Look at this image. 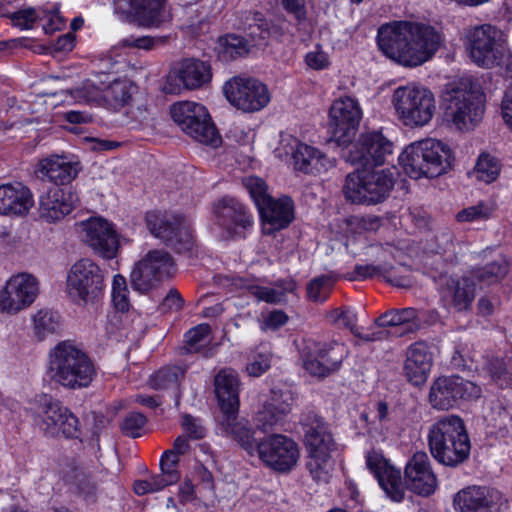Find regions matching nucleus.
<instances>
[{
    "label": "nucleus",
    "mask_w": 512,
    "mask_h": 512,
    "mask_svg": "<svg viewBox=\"0 0 512 512\" xmlns=\"http://www.w3.org/2000/svg\"><path fill=\"white\" fill-rule=\"evenodd\" d=\"M33 418L46 437L75 439L80 435L78 418L61 401L51 396L43 395L38 399Z\"/></svg>",
    "instance_id": "6e6552de"
},
{
    "label": "nucleus",
    "mask_w": 512,
    "mask_h": 512,
    "mask_svg": "<svg viewBox=\"0 0 512 512\" xmlns=\"http://www.w3.org/2000/svg\"><path fill=\"white\" fill-rule=\"evenodd\" d=\"M442 42L441 32L419 22L383 24L377 33V44L382 53L407 67H416L430 60Z\"/></svg>",
    "instance_id": "f257e3e1"
},
{
    "label": "nucleus",
    "mask_w": 512,
    "mask_h": 512,
    "mask_svg": "<svg viewBox=\"0 0 512 512\" xmlns=\"http://www.w3.org/2000/svg\"><path fill=\"white\" fill-rule=\"evenodd\" d=\"M181 476H177L173 472H160L159 474L153 475L149 478L151 485L155 492L163 490L169 485H173L180 480Z\"/></svg>",
    "instance_id": "680f3d73"
},
{
    "label": "nucleus",
    "mask_w": 512,
    "mask_h": 512,
    "mask_svg": "<svg viewBox=\"0 0 512 512\" xmlns=\"http://www.w3.org/2000/svg\"><path fill=\"white\" fill-rule=\"evenodd\" d=\"M103 288L104 272L91 259H80L71 267L67 277V290L74 303H94L102 294Z\"/></svg>",
    "instance_id": "f8f14e48"
},
{
    "label": "nucleus",
    "mask_w": 512,
    "mask_h": 512,
    "mask_svg": "<svg viewBox=\"0 0 512 512\" xmlns=\"http://www.w3.org/2000/svg\"><path fill=\"white\" fill-rule=\"evenodd\" d=\"M84 232V242L104 259L117 256L120 247V237L113 224L101 217H92L81 223Z\"/></svg>",
    "instance_id": "412c9836"
},
{
    "label": "nucleus",
    "mask_w": 512,
    "mask_h": 512,
    "mask_svg": "<svg viewBox=\"0 0 512 512\" xmlns=\"http://www.w3.org/2000/svg\"><path fill=\"white\" fill-rule=\"evenodd\" d=\"M329 119L332 140L339 146H345L355 136L362 119V111L355 99L340 98L333 102L329 111Z\"/></svg>",
    "instance_id": "a211bd4d"
},
{
    "label": "nucleus",
    "mask_w": 512,
    "mask_h": 512,
    "mask_svg": "<svg viewBox=\"0 0 512 512\" xmlns=\"http://www.w3.org/2000/svg\"><path fill=\"white\" fill-rule=\"evenodd\" d=\"M258 211L264 223V231L268 234L288 227L294 219V203L289 196L278 200L272 198Z\"/></svg>",
    "instance_id": "cd10ccee"
},
{
    "label": "nucleus",
    "mask_w": 512,
    "mask_h": 512,
    "mask_svg": "<svg viewBox=\"0 0 512 512\" xmlns=\"http://www.w3.org/2000/svg\"><path fill=\"white\" fill-rule=\"evenodd\" d=\"M44 17L47 18V21L43 24V30L46 34H52L65 26L64 19L57 11L48 12Z\"/></svg>",
    "instance_id": "338daca9"
},
{
    "label": "nucleus",
    "mask_w": 512,
    "mask_h": 512,
    "mask_svg": "<svg viewBox=\"0 0 512 512\" xmlns=\"http://www.w3.org/2000/svg\"><path fill=\"white\" fill-rule=\"evenodd\" d=\"M174 262L171 255L164 250L149 251L136 262L130 273V283L134 290L147 293L161 282L163 276L170 273Z\"/></svg>",
    "instance_id": "f3484780"
},
{
    "label": "nucleus",
    "mask_w": 512,
    "mask_h": 512,
    "mask_svg": "<svg viewBox=\"0 0 512 512\" xmlns=\"http://www.w3.org/2000/svg\"><path fill=\"white\" fill-rule=\"evenodd\" d=\"M387 271L386 266L383 265H372V264H365L360 265L357 264L354 267L353 272L348 273L346 275V279L349 281H355V280H364L367 278H372L375 275L383 274Z\"/></svg>",
    "instance_id": "4d7b16f0"
},
{
    "label": "nucleus",
    "mask_w": 512,
    "mask_h": 512,
    "mask_svg": "<svg viewBox=\"0 0 512 512\" xmlns=\"http://www.w3.org/2000/svg\"><path fill=\"white\" fill-rule=\"evenodd\" d=\"M301 424L304 431V441L308 451L331 452L334 448L332 434L328 431L325 421L314 412L303 415Z\"/></svg>",
    "instance_id": "a878e982"
},
{
    "label": "nucleus",
    "mask_w": 512,
    "mask_h": 512,
    "mask_svg": "<svg viewBox=\"0 0 512 512\" xmlns=\"http://www.w3.org/2000/svg\"><path fill=\"white\" fill-rule=\"evenodd\" d=\"M40 18L39 14L35 9L29 8L26 10L18 11L14 13L12 21L15 26L29 29L33 26V23Z\"/></svg>",
    "instance_id": "052dcab7"
},
{
    "label": "nucleus",
    "mask_w": 512,
    "mask_h": 512,
    "mask_svg": "<svg viewBox=\"0 0 512 512\" xmlns=\"http://www.w3.org/2000/svg\"><path fill=\"white\" fill-rule=\"evenodd\" d=\"M250 293L260 301L270 304H278L283 301V292L265 286H252Z\"/></svg>",
    "instance_id": "13d9d810"
},
{
    "label": "nucleus",
    "mask_w": 512,
    "mask_h": 512,
    "mask_svg": "<svg viewBox=\"0 0 512 512\" xmlns=\"http://www.w3.org/2000/svg\"><path fill=\"white\" fill-rule=\"evenodd\" d=\"M223 92L229 103L243 112L260 111L270 102L267 86L252 77L231 78L224 84Z\"/></svg>",
    "instance_id": "2eb2a0df"
},
{
    "label": "nucleus",
    "mask_w": 512,
    "mask_h": 512,
    "mask_svg": "<svg viewBox=\"0 0 512 512\" xmlns=\"http://www.w3.org/2000/svg\"><path fill=\"white\" fill-rule=\"evenodd\" d=\"M33 206V195L20 182L0 185V214L24 216Z\"/></svg>",
    "instance_id": "bb28decb"
},
{
    "label": "nucleus",
    "mask_w": 512,
    "mask_h": 512,
    "mask_svg": "<svg viewBox=\"0 0 512 512\" xmlns=\"http://www.w3.org/2000/svg\"><path fill=\"white\" fill-rule=\"evenodd\" d=\"M219 414L239 411V380L232 369H223L214 379Z\"/></svg>",
    "instance_id": "c756f323"
},
{
    "label": "nucleus",
    "mask_w": 512,
    "mask_h": 512,
    "mask_svg": "<svg viewBox=\"0 0 512 512\" xmlns=\"http://www.w3.org/2000/svg\"><path fill=\"white\" fill-rule=\"evenodd\" d=\"M146 224L156 238L161 239L177 253L189 252L193 247V237L186 219L179 215L148 212Z\"/></svg>",
    "instance_id": "4468645a"
},
{
    "label": "nucleus",
    "mask_w": 512,
    "mask_h": 512,
    "mask_svg": "<svg viewBox=\"0 0 512 512\" xmlns=\"http://www.w3.org/2000/svg\"><path fill=\"white\" fill-rule=\"evenodd\" d=\"M481 393L479 385L461 376H441L432 383L428 401L433 409L449 410L461 401L478 399Z\"/></svg>",
    "instance_id": "ddd939ff"
},
{
    "label": "nucleus",
    "mask_w": 512,
    "mask_h": 512,
    "mask_svg": "<svg viewBox=\"0 0 512 512\" xmlns=\"http://www.w3.org/2000/svg\"><path fill=\"white\" fill-rule=\"evenodd\" d=\"M499 173V161L495 157L484 153L479 156L472 175L477 180L489 184L497 179Z\"/></svg>",
    "instance_id": "a18cd8bd"
},
{
    "label": "nucleus",
    "mask_w": 512,
    "mask_h": 512,
    "mask_svg": "<svg viewBox=\"0 0 512 512\" xmlns=\"http://www.w3.org/2000/svg\"><path fill=\"white\" fill-rule=\"evenodd\" d=\"M467 50L471 60L480 67L501 65L506 53L505 34L495 26L483 24L467 33Z\"/></svg>",
    "instance_id": "9d476101"
},
{
    "label": "nucleus",
    "mask_w": 512,
    "mask_h": 512,
    "mask_svg": "<svg viewBox=\"0 0 512 512\" xmlns=\"http://www.w3.org/2000/svg\"><path fill=\"white\" fill-rule=\"evenodd\" d=\"M147 418L140 412L128 413L120 423L121 432L128 437L138 438L140 437L141 430L145 426Z\"/></svg>",
    "instance_id": "603ef678"
},
{
    "label": "nucleus",
    "mask_w": 512,
    "mask_h": 512,
    "mask_svg": "<svg viewBox=\"0 0 512 512\" xmlns=\"http://www.w3.org/2000/svg\"><path fill=\"white\" fill-rule=\"evenodd\" d=\"M164 0H131L135 19L144 26H158L163 21Z\"/></svg>",
    "instance_id": "ea45409f"
},
{
    "label": "nucleus",
    "mask_w": 512,
    "mask_h": 512,
    "mask_svg": "<svg viewBox=\"0 0 512 512\" xmlns=\"http://www.w3.org/2000/svg\"><path fill=\"white\" fill-rule=\"evenodd\" d=\"M428 446L432 457L442 465L457 467L464 463L471 442L463 419L457 415L439 418L429 429Z\"/></svg>",
    "instance_id": "20e7f679"
},
{
    "label": "nucleus",
    "mask_w": 512,
    "mask_h": 512,
    "mask_svg": "<svg viewBox=\"0 0 512 512\" xmlns=\"http://www.w3.org/2000/svg\"><path fill=\"white\" fill-rule=\"evenodd\" d=\"M375 324L379 327H394L406 324L409 330L414 331L419 329L421 319L417 309L408 307L386 311L375 320Z\"/></svg>",
    "instance_id": "a19ab883"
},
{
    "label": "nucleus",
    "mask_w": 512,
    "mask_h": 512,
    "mask_svg": "<svg viewBox=\"0 0 512 512\" xmlns=\"http://www.w3.org/2000/svg\"><path fill=\"white\" fill-rule=\"evenodd\" d=\"M107 76L105 73H100L97 76V81L87 83L77 91V97L88 104H100L103 102V88L106 80L102 78H107Z\"/></svg>",
    "instance_id": "3c124183"
},
{
    "label": "nucleus",
    "mask_w": 512,
    "mask_h": 512,
    "mask_svg": "<svg viewBox=\"0 0 512 512\" xmlns=\"http://www.w3.org/2000/svg\"><path fill=\"white\" fill-rule=\"evenodd\" d=\"M442 298L449 307L457 312L468 310L475 298L474 283L466 275L459 279L447 281Z\"/></svg>",
    "instance_id": "2f4dec72"
},
{
    "label": "nucleus",
    "mask_w": 512,
    "mask_h": 512,
    "mask_svg": "<svg viewBox=\"0 0 512 512\" xmlns=\"http://www.w3.org/2000/svg\"><path fill=\"white\" fill-rule=\"evenodd\" d=\"M431 366L432 355L425 343L416 342L408 348L404 371L409 382L415 386L423 384L428 377Z\"/></svg>",
    "instance_id": "c85d7f7f"
},
{
    "label": "nucleus",
    "mask_w": 512,
    "mask_h": 512,
    "mask_svg": "<svg viewBox=\"0 0 512 512\" xmlns=\"http://www.w3.org/2000/svg\"><path fill=\"white\" fill-rule=\"evenodd\" d=\"M508 273V265L505 260H495L482 267H476L466 275L474 283V287L481 288L500 282Z\"/></svg>",
    "instance_id": "4c0bfd02"
},
{
    "label": "nucleus",
    "mask_w": 512,
    "mask_h": 512,
    "mask_svg": "<svg viewBox=\"0 0 512 512\" xmlns=\"http://www.w3.org/2000/svg\"><path fill=\"white\" fill-rule=\"evenodd\" d=\"M132 84L127 80L115 79L106 81L103 88V103L112 110H119L127 105L132 98Z\"/></svg>",
    "instance_id": "58836bf2"
},
{
    "label": "nucleus",
    "mask_w": 512,
    "mask_h": 512,
    "mask_svg": "<svg viewBox=\"0 0 512 512\" xmlns=\"http://www.w3.org/2000/svg\"><path fill=\"white\" fill-rule=\"evenodd\" d=\"M34 333L38 340H44L47 336L58 333L60 330V316L51 310H39L33 317Z\"/></svg>",
    "instance_id": "37998d69"
},
{
    "label": "nucleus",
    "mask_w": 512,
    "mask_h": 512,
    "mask_svg": "<svg viewBox=\"0 0 512 512\" xmlns=\"http://www.w3.org/2000/svg\"><path fill=\"white\" fill-rule=\"evenodd\" d=\"M285 10L294 15L298 22L306 17L305 0H281Z\"/></svg>",
    "instance_id": "69168bd1"
},
{
    "label": "nucleus",
    "mask_w": 512,
    "mask_h": 512,
    "mask_svg": "<svg viewBox=\"0 0 512 512\" xmlns=\"http://www.w3.org/2000/svg\"><path fill=\"white\" fill-rule=\"evenodd\" d=\"M386 327H379L374 323L367 333H361L359 329L353 331V335L365 342H374L387 339L390 332L385 329Z\"/></svg>",
    "instance_id": "0e129e2a"
},
{
    "label": "nucleus",
    "mask_w": 512,
    "mask_h": 512,
    "mask_svg": "<svg viewBox=\"0 0 512 512\" xmlns=\"http://www.w3.org/2000/svg\"><path fill=\"white\" fill-rule=\"evenodd\" d=\"M38 290V281L33 275H14L0 291V309L8 314H16L35 301Z\"/></svg>",
    "instance_id": "aec40b11"
},
{
    "label": "nucleus",
    "mask_w": 512,
    "mask_h": 512,
    "mask_svg": "<svg viewBox=\"0 0 512 512\" xmlns=\"http://www.w3.org/2000/svg\"><path fill=\"white\" fill-rule=\"evenodd\" d=\"M329 458H330V452L308 451V460L306 462V467L309 470V472L314 480L327 482V480H328L327 463H328Z\"/></svg>",
    "instance_id": "de8ad7c7"
},
{
    "label": "nucleus",
    "mask_w": 512,
    "mask_h": 512,
    "mask_svg": "<svg viewBox=\"0 0 512 512\" xmlns=\"http://www.w3.org/2000/svg\"><path fill=\"white\" fill-rule=\"evenodd\" d=\"M458 512H507L508 499L498 490L485 486H469L454 496Z\"/></svg>",
    "instance_id": "6ab92c4d"
},
{
    "label": "nucleus",
    "mask_w": 512,
    "mask_h": 512,
    "mask_svg": "<svg viewBox=\"0 0 512 512\" xmlns=\"http://www.w3.org/2000/svg\"><path fill=\"white\" fill-rule=\"evenodd\" d=\"M211 328L208 324H200L185 334V348L188 352L197 351L208 340Z\"/></svg>",
    "instance_id": "5fc2aeb1"
},
{
    "label": "nucleus",
    "mask_w": 512,
    "mask_h": 512,
    "mask_svg": "<svg viewBox=\"0 0 512 512\" xmlns=\"http://www.w3.org/2000/svg\"><path fill=\"white\" fill-rule=\"evenodd\" d=\"M441 106L444 119L452 122L461 131L475 127L484 114L483 94L469 77H462L445 85L441 94Z\"/></svg>",
    "instance_id": "7ed1b4c3"
},
{
    "label": "nucleus",
    "mask_w": 512,
    "mask_h": 512,
    "mask_svg": "<svg viewBox=\"0 0 512 512\" xmlns=\"http://www.w3.org/2000/svg\"><path fill=\"white\" fill-rule=\"evenodd\" d=\"M347 353L346 346L337 341L317 344L306 355L303 366L313 376L327 377L340 369Z\"/></svg>",
    "instance_id": "5701e85b"
},
{
    "label": "nucleus",
    "mask_w": 512,
    "mask_h": 512,
    "mask_svg": "<svg viewBox=\"0 0 512 512\" xmlns=\"http://www.w3.org/2000/svg\"><path fill=\"white\" fill-rule=\"evenodd\" d=\"M366 465L385 494L395 502L404 499L406 489L419 496L428 497L435 492L438 486L429 456L423 451L416 452L406 463L404 482L400 470L392 466L382 454L376 451L367 454Z\"/></svg>",
    "instance_id": "f03ea898"
},
{
    "label": "nucleus",
    "mask_w": 512,
    "mask_h": 512,
    "mask_svg": "<svg viewBox=\"0 0 512 512\" xmlns=\"http://www.w3.org/2000/svg\"><path fill=\"white\" fill-rule=\"evenodd\" d=\"M289 410L290 405L283 399V394L280 391L272 390L270 398L256 414L257 427L263 432L271 430L283 420Z\"/></svg>",
    "instance_id": "f704fd0d"
},
{
    "label": "nucleus",
    "mask_w": 512,
    "mask_h": 512,
    "mask_svg": "<svg viewBox=\"0 0 512 512\" xmlns=\"http://www.w3.org/2000/svg\"><path fill=\"white\" fill-rule=\"evenodd\" d=\"M170 114L180 129L195 141L212 147L221 144V136L202 104L192 101L178 102L171 106Z\"/></svg>",
    "instance_id": "1a4fd4ad"
},
{
    "label": "nucleus",
    "mask_w": 512,
    "mask_h": 512,
    "mask_svg": "<svg viewBox=\"0 0 512 512\" xmlns=\"http://www.w3.org/2000/svg\"><path fill=\"white\" fill-rule=\"evenodd\" d=\"M184 300L177 289H171L160 304L162 312H178L183 308Z\"/></svg>",
    "instance_id": "bf43d9fd"
},
{
    "label": "nucleus",
    "mask_w": 512,
    "mask_h": 512,
    "mask_svg": "<svg viewBox=\"0 0 512 512\" xmlns=\"http://www.w3.org/2000/svg\"><path fill=\"white\" fill-rule=\"evenodd\" d=\"M393 104L406 126H424L430 122L435 110L433 93L426 88L399 87L393 94Z\"/></svg>",
    "instance_id": "9b49d317"
},
{
    "label": "nucleus",
    "mask_w": 512,
    "mask_h": 512,
    "mask_svg": "<svg viewBox=\"0 0 512 512\" xmlns=\"http://www.w3.org/2000/svg\"><path fill=\"white\" fill-rule=\"evenodd\" d=\"M242 183L249 192L258 210L272 199L267 191V184L263 179L256 176H248L243 178Z\"/></svg>",
    "instance_id": "49530a36"
},
{
    "label": "nucleus",
    "mask_w": 512,
    "mask_h": 512,
    "mask_svg": "<svg viewBox=\"0 0 512 512\" xmlns=\"http://www.w3.org/2000/svg\"><path fill=\"white\" fill-rule=\"evenodd\" d=\"M220 226L228 230L240 227L246 229L252 225V216L245 206L235 198L225 197L215 206Z\"/></svg>",
    "instance_id": "7c9ffc66"
},
{
    "label": "nucleus",
    "mask_w": 512,
    "mask_h": 512,
    "mask_svg": "<svg viewBox=\"0 0 512 512\" xmlns=\"http://www.w3.org/2000/svg\"><path fill=\"white\" fill-rule=\"evenodd\" d=\"M501 110L505 123L512 129V86L508 87L505 91Z\"/></svg>",
    "instance_id": "774afa93"
},
{
    "label": "nucleus",
    "mask_w": 512,
    "mask_h": 512,
    "mask_svg": "<svg viewBox=\"0 0 512 512\" xmlns=\"http://www.w3.org/2000/svg\"><path fill=\"white\" fill-rule=\"evenodd\" d=\"M392 150L393 143L381 132L373 131L360 135L347 159L352 164L363 167L380 166L386 162V157L392 154Z\"/></svg>",
    "instance_id": "4be33fe9"
},
{
    "label": "nucleus",
    "mask_w": 512,
    "mask_h": 512,
    "mask_svg": "<svg viewBox=\"0 0 512 512\" xmlns=\"http://www.w3.org/2000/svg\"><path fill=\"white\" fill-rule=\"evenodd\" d=\"M398 160L410 178H436L451 169L453 154L442 141L427 138L408 145Z\"/></svg>",
    "instance_id": "423d86ee"
},
{
    "label": "nucleus",
    "mask_w": 512,
    "mask_h": 512,
    "mask_svg": "<svg viewBox=\"0 0 512 512\" xmlns=\"http://www.w3.org/2000/svg\"><path fill=\"white\" fill-rule=\"evenodd\" d=\"M492 379L501 388H512V356L507 360L495 359L490 363Z\"/></svg>",
    "instance_id": "8fccbe9b"
},
{
    "label": "nucleus",
    "mask_w": 512,
    "mask_h": 512,
    "mask_svg": "<svg viewBox=\"0 0 512 512\" xmlns=\"http://www.w3.org/2000/svg\"><path fill=\"white\" fill-rule=\"evenodd\" d=\"M216 420L222 434L233 439L249 455H255L259 441L248 421L238 419V411L218 414Z\"/></svg>",
    "instance_id": "393cba45"
},
{
    "label": "nucleus",
    "mask_w": 512,
    "mask_h": 512,
    "mask_svg": "<svg viewBox=\"0 0 512 512\" xmlns=\"http://www.w3.org/2000/svg\"><path fill=\"white\" fill-rule=\"evenodd\" d=\"M255 454L266 467L279 473L290 472L299 459L297 443L282 434H272L260 440Z\"/></svg>",
    "instance_id": "dca6fc26"
},
{
    "label": "nucleus",
    "mask_w": 512,
    "mask_h": 512,
    "mask_svg": "<svg viewBox=\"0 0 512 512\" xmlns=\"http://www.w3.org/2000/svg\"><path fill=\"white\" fill-rule=\"evenodd\" d=\"M38 171L46 176L54 186H64L76 178L80 171L79 162L67 161L64 157L53 156L39 163Z\"/></svg>",
    "instance_id": "473e14b6"
},
{
    "label": "nucleus",
    "mask_w": 512,
    "mask_h": 512,
    "mask_svg": "<svg viewBox=\"0 0 512 512\" xmlns=\"http://www.w3.org/2000/svg\"><path fill=\"white\" fill-rule=\"evenodd\" d=\"M494 212V208L484 202L470 206L459 211L456 218L460 222H472L489 219Z\"/></svg>",
    "instance_id": "864d4df0"
},
{
    "label": "nucleus",
    "mask_w": 512,
    "mask_h": 512,
    "mask_svg": "<svg viewBox=\"0 0 512 512\" xmlns=\"http://www.w3.org/2000/svg\"><path fill=\"white\" fill-rule=\"evenodd\" d=\"M243 29L247 32L251 40L259 45L262 41H265L271 33L268 22L259 12L246 13Z\"/></svg>",
    "instance_id": "c03bdc74"
},
{
    "label": "nucleus",
    "mask_w": 512,
    "mask_h": 512,
    "mask_svg": "<svg viewBox=\"0 0 512 512\" xmlns=\"http://www.w3.org/2000/svg\"><path fill=\"white\" fill-rule=\"evenodd\" d=\"M395 185L389 169L374 170L364 167L346 176L343 193L347 201L356 204H378L388 198Z\"/></svg>",
    "instance_id": "0eeeda50"
},
{
    "label": "nucleus",
    "mask_w": 512,
    "mask_h": 512,
    "mask_svg": "<svg viewBox=\"0 0 512 512\" xmlns=\"http://www.w3.org/2000/svg\"><path fill=\"white\" fill-rule=\"evenodd\" d=\"M333 285L334 280L331 276L321 275L313 278L307 284L308 299L313 302H324L327 299Z\"/></svg>",
    "instance_id": "09e8293b"
},
{
    "label": "nucleus",
    "mask_w": 512,
    "mask_h": 512,
    "mask_svg": "<svg viewBox=\"0 0 512 512\" xmlns=\"http://www.w3.org/2000/svg\"><path fill=\"white\" fill-rule=\"evenodd\" d=\"M177 78L188 90H195L208 84L212 78L209 63L199 59H185L177 70Z\"/></svg>",
    "instance_id": "72a5a7b5"
},
{
    "label": "nucleus",
    "mask_w": 512,
    "mask_h": 512,
    "mask_svg": "<svg viewBox=\"0 0 512 512\" xmlns=\"http://www.w3.org/2000/svg\"><path fill=\"white\" fill-rule=\"evenodd\" d=\"M78 200L71 187L52 186L39 197V216L49 223L59 221L72 212Z\"/></svg>",
    "instance_id": "b1692460"
},
{
    "label": "nucleus",
    "mask_w": 512,
    "mask_h": 512,
    "mask_svg": "<svg viewBox=\"0 0 512 512\" xmlns=\"http://www.w3.org/2000/svg\"><path fill=\"white\" fill-rule=\"evenodd\" d=\"M294 168L306 174L320 173L331 165L320 151L304 143H298L292 153Z\"/></svg>",
    "instance_id": "c9c22d12"
},
{
    "label": "nucleus",
    "mask_w": 512,
    "mask_h": 512,
    "mask_svg": "<svg viewBox=\"0 0 512 512\" xmlns=\"http://www.w3.org/2000/svg\"><path fill=\"white\" fill-rule=\"evenodd\" d=\"M47 375L52 382L76 390L91 384L96 369L82 349L70 341H62L50 351Z\"/></svg>",
    "instance_id": "39448f33"
},
{
    "label": "nucleus",
    "mask_w": 512,
    "mask_h": 512,
    "mask_svg": "<svg viewBox=\"0 0 512 512\" xmlns=\"http://www.w3.org/2000/svg\"><path fill=\"white\" fill-rule=\"evenodd\" d=\"M186 374V367L180 365H166L155 372L149 380L151 388L155 390L174 389L175 404L180 405L181 382Z\"/></svg>",
    "instance_id": "e433bc0d"
},
{
    "label": "nucleus",
    "mask_w": 512,
    "mask_h": 512,
    "mask_svg": "<svg viewBox=\"0 0 512 512\" xmlns=\"http://www.w3.org/2000/svg\"><path fill=\"white\" fill-rule=\"evenodd\" d=\"M219 54L225 61L234 60L249 54L252 45L242 36L228 34L218 39Z\"/></svg>",
    "instance_id": "79ce46f5"
},
{
    "label": "nucleus",
    "mask_w": 512,
    "mask_h": 512,
    "mask_svg": "<svg viewBox=\"0 0 512 512\" xmlns=\"http://www.w3.org/2000/svg\"><path fill=\"white\" fill-rule=\"evenodd\" d=\"M74 484L85 501L94 503L96 501L97 485L91 477L84 472H76Z\"/></svg>",
    "instance_id": "6e6d98bb"
},
{
    "label": "nucleus",
    "mask_w": 512,
    "mask_h": 512,
    "mask_svg": "<svg viewBox=\"0 0 512 512\" xmlns=\"http://www.w3.org/2000/svg\"><path fill=\"white\" fill-rule=\"evenodd\" d=\"M182 427L192 439L199 440L205 436V428L189 414L183 416Z\"/></svg>",
    "instance_id": "e2e57ef3"
}]
</instances>
